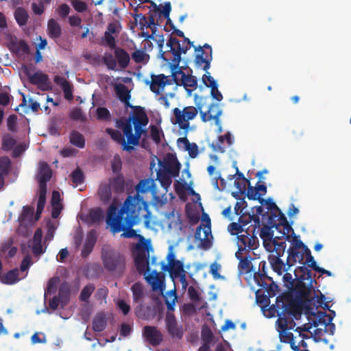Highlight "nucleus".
<instances>
[{
  "label": "nucleus",
  "mask_w": 351,
  "mask_h": 351,
  "mask_svg": "<svg viewBox=\"0 0 351 351\" xmlns=\"http://www.w3.org/2000/svg\"><path fill=\"white\" fill-rule=\"evenodd\" d=\"M134 108L132 115L116 120L115 126L122 130L123 134L117 130L110 128L106 129V132L111 138L120 144L123 150L128 152H131L135 146L139 145L143 135L147 136V130L145 127L148 124L149 119L145 109L141 106Z\"/></svg>",
  "instance_id": "nucleus-1"
},
{
  "label": "nucleus",
  "mask_w": 351,
  "mask_h": 351,
  "mask_svg": "<svg viewBox=\"0 0 351 351\" xmlns=\"http://www.w3.org/2000/svg\"><path fill=\"white\" fill-rule=\"evenodd\" d=\"M142 219L144 220V226L147 228L151 227V215L146 213H143L137 210L126 208L122 206L118 210L114 204H111L107 210L106 224L113 233H118L123 231L121 237L123 238H136L139 239L138 243L143 245L148 244L145 238L136 233V231L132 228L135 225L138 224Z\"/></svg>",
  "instance_id": "nucleus-2"
},
{
  "label": "nucleus",
  "mask_w": 351,
  "mask_h": 351,
  "mask_svg": "<svg viewBox=\"0 0 351 351\" xmlns=\"http://www.w3.org/2000/svg\"><path fill=\"white\" fill-rule=\"evenodd\" d=\"M270 311L276 313L278 316L276 321L277 330L281 342L291 343L294 340L293 334L288 332L294 329L295 320L300 319L302 307L289 294L277 297L276 304L270 307Z\"/></svg>",
  "instance_id": "nucleus-3"
},
{
  "label": "nucleus",
  "mask_w": 351,
  "mask_h": 351,
  "mask_svg": "<svg viewBox=\"0 0 351 351\" xmlns=\"http://www.w3.org/2000/svg\"><path fill=\"white\" fill-rule=\"evenodd\" d=\"M294 273L298 281L292 289L296 298L293 299L295 300L300 305V302H310L311 301V294L313 288V283H316L315 280L312 278L311 270L306 267L300 266L295 269ZM287 294H283L282 296ZM289 294L290 295V293ZM291 295L293 296L291 294Z\"/></svg>",
  "instance_id": "nucleus-4"
},
{
  "label": "nucleus",
  "mask_w": 351,
  "mask_h": 351,
  "mask_svg": "<svg viewBox=\"0 0 351 351\" xmlns=\"http://www.w3.org/2000/svg\"><path fill=\"white\" fill-rule=\"evenodd\" d=\"M156 187L155 180L152 178L140 180L135 186L136 194L128 195L122 206L151 215L149 210V204L148 202L144 199L143 195L148 192L152 193Z\"/></svg>",
  "instance_id": "nucleus-5"
},
{
  "label": "nucleus",
  "mask_w": 351,
  "mask_h": 351,
  "mask_svg": "<svg viewBox=\"0 0 351 351\" xmlns=\"http://www.w3.org/2000/svg\"><path fill=\"white\" fill-rule=\"evenodd\" d=\"M101 260L104 268L119 276L123 274L126 267L125 256L119 251L108 247L101 250Z\"/></svg>",
  "instance_id": "nucleus-6"
},
{
  "label": "nucleus",
  "mask_w": 351,
  "mask_h": 351,
  "mask_svg": "<svg viewBox=\"0 0 351 351\" xmlns=\"http://www.w3.org/2000/svg\"><path fill=\"white\" fill-rule=\"evenodd\" d=\"M167 46L169 48L166 51L161 52L160 58L169 63L171 71L176 70L180 66L182 54H186L187 52L186 47H181L180 41L171 35L167 42Z\"/></svg>",
  "instance_id": "nucleus-7"
},
{
  "label": "nucleus",
  "mask_w": 351,
  "mask_h": 351,
  "mask_svg": "<svg viewBox=\"0 0 351 351\" xmlns=\"http://www.w3.org/2000/svg\"><path fill=\"white\" fill-rule=\"evenodd\" d=\"M202 105L198 104L197 106H186L182 110L178 108H175L173 110V114L175 117L173 124H178L179 128L184 130H188L190 127L189 121L194 119L198 112L202 111Z\"/></svg>",
  "instance_id": "nucleus-8"
},
{
  "label": "nucleus",
  "mask_w": 351,
  "mask_h": 351,
  "mask_svg": "<svg viewBox=\"0 0 351 351\" xmlns=\"http://www.w3.org/2000/svg\"><path fill=\"white\" fill-rule=\"evenodd\" d=\"M256 226H249L237 237V244L239 251H250L256 249L258 245V239L256 235Z\"/></svg>",
  "instance_id": "nucleus-9"
},
{
  "label": "nucleus",
  "mask_w": 351,
  "mask_h": 351,
  "mask_svg": "<svg viewBox=\"0 0 351 351\" xmlns=\"http://www.w3.org/2000/svg\"><path fill=\"white\" fill-rule=\"evenodd\" d=\"M291 243L292 245L287 250V265L288 267L293 266L296 263L302 264L306 255L304 247H307L298 239L297 236L292 238Z\"/></svg>",
  "instance_id": "nucleus-10"
},
{
  "label": "nucleus",
  "mask_w": 351,
  "mask_h": 351,
  "mask_svg": "<svg viewBox=\"0 0 351 351\" xmlns=\"http://www.w3.org/2000/svg\"><path fill=\"white\" fill-rule=\"evenodd\" d=\"M171 77L174 83L178 86H183L185 90L191 93L197 88V80L195 76L186 75L182 71V67L171 71Z\"/></svg>",
  "instance_id": "nucleus-11"
},
{
  "label": "nucleus",
  "mask_w": 351,
  "mask_h": 351,
  "mask_svg": "<svg viewBox=\"0 0 351 351\" xmlns=\"http://www.w3.org/2000/svg\"><path fill=\"white\" fill-rule=\"evenodd\" d=\"M31 67L34 69L32 66ZM22 69L32 84L36 85L40 90L43 91L49 90L51 88V84L47 74L41 71H37L33 74L32 73L33 69H31L27 65H23Z\"/></svg>",
  "instance_id": "nucleus-12"
},
{
  "label": "nucleus",
  "mask_w": 351,
  "mask_h": 351,
  "mask_svg": "<svg viewBox=\"0 0 351 351\" xmlns=\"http://www.w3.org/2000/svg\"><path fill=\"white\" fill-rule=\"evenodd\" d=\"M149 244L137 243L136 245L137 252L134 257V264L137 271L141 274L149 271Z\"/></svg>",
  "instance_id": "nucleus-13"
},
{
  "label": "nucleus",
  "mask_w": 351,
  "mask_h": 351,
  "mask_svg": "<svg viewBox=\"0 0 351 351\" xmlns=\"http://www.w3.org/2000/svg\"><path fill=\"white\" fill-rule=\"evenodd\" d=\"M194 49L197 53L195 58V64L207 71L210 69L213 58L211 47L208 44H205L202 47H194Z\"/></svg>",
  "instance_id": "nucleus-14"
},
{
  "label": "nucleus",
  "mask_w": 351,
  "mask_h": 351,
  "mask_svg": "<svg viewBox=\"0 0 351 351\" xmlns=\"http://www.w3.org/2000/svg\"><path fill=\"white\" fill-rule=\"evenodd\" d=\"M165 322L169 335L173 339H182L184 336L183 326L178 324L175 315L172 313L167 312Z\"/></svg>",
  "instance_id": "nucleus-15"
},
{
  "label": "nucleus",
  "mask_w": 351,
  "mask_h": 351,
  "mask_svg": "<svg viewBox=\"0 0 351 351\" xmlns=\"http://www.w3.org/2000/svg\"><path fill=\"white\" fill-rule=\"evenodd\" d=\"M151 79L152 80L150 82L147 81L146 84H149L150 90L156 95H159L167 85L172 84V80L169 78V76L164 74H152Z\"/></svg>",
  "instance_id": "nucleus-16"
},
{
  "label": "nucleus",
  "mask_w": 351,
  "mask_h": 351,
  "mask_svg": "<svg viewBox=\"0 0 351 351\" xmlns=\"http://www.w3.org/2000/svg\"><path fill=\"white\" fill-rule=\"evenodd\" d=\"M143 337L149 344L154 346H158L163 340L162 332L156 326H144L143 328Z\"/></svg>",
  "instance_id": "nucleus-17"
},
{
  "label": "nucleus",
  "mask_w": 351,
  "mask_h": 351,
  "mask_svg": "<svg viewBox=\"0 0 351 351\" xmlns=\"http://www.w3.org/2000/svg\"><path fill=\"white\" fill-rule=\"evenodd\" d=\"M222 110L218 104H211L207 112L200 111L201 119L204 122L214 120L216 125H219V117Z\"/></svg>",
  "instance_id": "nucleus-18"
},
{
  "label": "nucleus",
  "mask_w": 351,
  "mask_h": 351,
  "mask_svg": "<svg viewBox=\"0 0 351 351\" xmlns=\"http://www.w3.org/2000/svg\"><path fill=\"white\" fill-rule=\"evenodd\" d=\"M275 230L277 232L276 238L279 240L285 238V240L290 241L291 237L293 238L294 236H296L291 226L289 223L287 217H281L280 226Z\"/></svg>",
  "instance_id": "nucleus-19"
},
{
  "label": "nucleus",
  "mask_w": 351,
  "mask_h": 351,
  "mask_svg": "<svg viewBox=\"0 0 351 351\" xmlns=\"http://www.w3.org/2000/svg\"><path fill=\"white\" fill-rule=\"evenodd\" d=\"M43 232L41 228H38L34 232L32 241V250L35 256H38L45 252L47 246L43 248L42 245Z\"/></svg>",
  "instance_id": "nucleus-20"
},
{
  "label": "nucleus",
  "mask_w": 351,
  "mask_h": 351,
  "mask_svg": "<svg viewBox=\"0 0 351 351\" xmlns=\"http://www.w3.org/2000/svg\"><path fill=\"white\" fill-rule=\"evenodd\" d=\"M114 90L119 100L124 103L126 107L131 108L133 109V111H134V107L136 106H132L130 103L131 96L127 86L123 84H117L114 87Z\"/></svg>",
  "instance_id": "nucleus-21"
},
{
  "label": "nucleus",
  "mask_w": 351,
  "mask_h": 351,
  "mask_svg": "<svg viewBox=\"0 0 351 351\" xmlns=\"http://www.w3.org/2000/svg\"><path fill=\"white\" fill-rule=\"evenodd\" d=\"M256 283L270 298L274 297L280 290L278 286L274 282L272 278L271 280L263 279L261 281L256 282Z\"/></svg>",
  "instance_id": "nucleus-22"
},
{
  "label": "nucleus",
  "mask_w": 351,
  "mask_h": 351,
  "mask_svg": "<svg viewBox=\"0 0 351 351\" xmlns=\"http://www.w3.org/2000/svg\"><path fill=\"white\" fill-rule=\"evenodd\" d=\"M114 54L120 69H126L130 64V57L129 53L123 48L117 47L114 49Z\"/></svg>",
  "instance_id": "nucleus-23"
},
{
  "label": "nucleus",
  "mask_w": 351,
  "mask_h": 351,
  "mask_svg": "<svg viewBox=\"0 0 351 351\" xmlns=\"http://www.w3.org/2000/svg\"><path fill=\"white\" fill-rule=\"evenodd\" d=\"M9 49L12 52L16 53L19 56L29 53V47L23 40L19 41L12 40L9 44Z\"/></svg>",
  "instance_id": "nucleus-24"
},
{
  "label": "nucleus",
  "mask_w": 351,
  "mask_h": 351,
  "mask_svg": "<svg viewBox=\"0 0 351 351\" xmlns=\"http://www.w3.org/2000/svg\"><path fill=\"white\" fill-rule=\"evenodd\" d=\"M109 185L116 193H123L125 188V180L122 173H118L115 176L109 178Z\"/></svg>",
  "instance_id": "nucleus-25"
},
{
  "label": "nucleus",
  "mask_w": 351,
  "mask_h": 351,
  "mask_svg": "<svg viewBox=\"0 0 351 351\" xmlns=\"http://www.w3.org/2000/svg\"><path fill=\"white\" fill-rule=\"evenodd\" d=\"M97 241L95 232L90 231L88 233L85 243L81 252V256L86 258L93 251Z\"/></svg>",
  "instance_id": "nucleus-26"
},
{
  "label": "nucleus",
  "mask_w": 351,
  "mask_h": 351,
  "mask_svg": "<svg viewBox=\"0 0 351 351\" xmlns=\"http://www.w3.org/2000/svg\"><path fill=\"white\" fill-rule=\"evenodd\" d=\"M107 317L104 312L97 313L93 319V330L100 332L105 330L107 326Z\"/></svg>",
  "instance_id": "nucleus-27"
},
{
  "label": "nucleus",
  "mask_w": 351,
  "mask_h": 351,
  "mask_svg": "<svg viewBox=\"0 0 351 351\" xmlns=\"http://www.w3.org/2000/svg\"><path fill=\"white\" fill-rule=\"evenodd\" d=\"M47 34L49 36V38L53 40H57L61 36V26L54 19H51L48 21Z\"/></svg>",
  "instance_id": "nucleus-28"
},
{
  "label": "nucleus",
  "mask_w": 351,
  "mask_h": 351,
  "mask_svg": "<svg viewBox=\"0 0 351 351\" xmlns=\"http://www.w3.org/2000/svg\"><path fill=\"white\" fill-rule=\"evenodd\" d=\"M169 272L170 277L174 280L184 273H186L184 270L183 263L180 261H170V265L169 267Z\"/></svg>",
  "instance_id": "nucleus-29"
},
{
  "label": "nucleus",
  "mask_w": 351,
  "mask_h": 351,
  "mask_svg": "<svg viewBox=\"0 0 351 351\" xmlns=\"http://www.w3.org/2000/svg\"><path fill=\"white\" fill-rule=\"evenodd\" d=\"M181 165L176 157L170 158L166 163L165 171L172 177L176 178L179 176Z\"/></svg>",
  "instance_id": "nucleus-30"
},
{
  "label": "nucleus",
  "mask_w": 351,
  "mask_h": 351,
  "mask_svg": "<svg viewBox=\"0 0 351 351\" xmlns=\"http://www.w3.org/2000/svg\"><path fill=\"white\" fill-rule=\"evenodd\" d=\"M281 217H286L282 213L281 210L278 208V210H274L269 213L267 223L271 228L274 229H278L281 222Z\"/></svg>",
  "instance_id": "nucleus-31"
},
{
  "label": "nucleus",
  "mask_w": 351,
  "mask_h": 351,
  "mask_svg": "<svg viewBox=\"0 0 351 351\" xmlns=\"http://www.w3.org/2000/svg\"><path fill=\"white\" fill-rule=\"evenodd\" d=\"M98 195L104 203H108L112 197V188L109 184H101L98 190Z\"/></svg>",
  "instance_id": "nucleus-32"
},
{
  "label": "nucleus",
  "mask_w": 351,
  "mask_h": 351,
  "mask_svg": "<svg viewBox=\"0 0 351 351\" xmlns=\"http://www.w3.org/2000/svg\"><path fill=\"white\" fill-rule=\"evenodd\" d=\"M52 171L49 165L43 163L38 174V182L47 183L51 178Z\"/></svg>",
  "instance_id": "nucleus-33"
},
{
  "label": "nucleus",
  "mask_w": 351,
  "mask_h": 351,
  "mask_svg": "<svg viewBox=\"0 0 351 351\" xmlns=\"http://www.w3.org/2000/svg\"><path fill=\"white\" fill-rule=\"evenodd\" d=\"M70 143L79 148H84L85 146V138L78 131L73 130L69 135Z\"/></svg>",
  "instance_id": "nucleus-34"
},
{
  "label": "nucleus",
  "mask_w": 351,
  "mask_h": 351,
  "mask_svg": "<svg viewBox=\"0 0 351 351\" xmlns=\"http://www.w3.org/2000/svg\"><path fill=\"white\" fill-rule=\"evenodd\" d=\"M239 223L232 222L229 224L228 230L232 235H237L238 237V234H240L245 230L244 227L248 223L247 221L242 220V217H239Z\"/></svg>",
  "instance_id": "nucleus-35"
},
{
  "label": "nucleus",
  "mask_w": 351,
  "mask_h": 351,
  "mask_svg": "<svg viewBox=\"0 0 351 351\" xmlns=\"http://www.w3.org/2000/svg\"><path fill=\"white\" fill-rule=\"evenodd\" d=\"M1 282L7 285H12L19 281L18 269H12L5 273L1 279Z\"/></svg>",
  "instance_id": "nucleus-36"
},
{
  "label": "nucleus",
  "mask_w": 351,
  "mask_h": 351,
  "mask_svg": "<svg viewBox=\"0 0 351 351\" xmlns=\"http://www.w3.org/2000/svg\"><path fill=\"white\" fill-rule=\"evenodd\" d=\"M265 269L266 262L265 261H261L258 265V271L254 274V280L255 282L257 281H261L263 279L271 280V278L267 276Z\"/></svg>",
  "instance_id": "nucleus-37"
},
{
  "label": "nucleus",
  "mask_w": 351,
  "mask_h": 351,
  "mask_svg": "<svg viewBox=\"0 0 351 351\" xmlns=\"http://www.w3.org/2000/svg\"><path fill=\"white\" fill-rule=\"evenodd\" d=\"M131 290L134 302L136 303L141 302L144 298L143 285L140 282H136L132 286Z\"/></svg>",
  "instance_id": "nucleus-38"
},
{
  "label": "nucleus",
  "mask_w": 351,
  "mask_h": 351,
  "mask_svg": "<svg viewBox=\"0 0 351 351\" xmlns=\"http://www.w3.org/2000/svg\"><path fill=\"white\" fill-rule=\"evenodd\" d=\"M178 297L176 289H173L167 292L165 296V301L169 311H174L175 304Z\"/></svg>",
  "instance_id": "nucleus-39"
},
{
  "label": "nucleus",
  "mask_w": 351,
  "mask_h": 351,
  "mask_svg": "<svg viewBox=\"0 0 351 351\" xmlns=\"http://www.w3.org/2000/svg\"><path fill=\"white\" fill-rule=\"evenodd\" d=\"M103 62L105 64L106 67L109 70L117 71V63L115 59V56L110 52L104 53L103 56Z\"/></svg>",
  "instance_id": "nucleus-40"
},
{
  "label": "nucleus",
  "mask_w": 351,
  "mask_h": 351,
  "mask_svg": "<svg viewBox=\"0 0 351 351\" xmlns=\"http://www.w3.org/2000/svg\"><path fill=\"white\" fill-rule=\"evenodd\" d=\"M14 17L20 26L26 25L29 15L27 12L23 8H18L14 12Z\"/></svg>",
  "instance_id": "nucleus-41"
},
{
  "label": "nucleus",
  "mask_w": 351,
  "mask_h": 351,
  "mask_svg": "<svg viewBox=\"0 0 351 351\" xmlns=\"http://www.w3.org/2000/svg\"><path fill=\"white\" fill-rule=\"evenodd\" d=\"M272 245L274 249L272 253L275 252L276 254L282 256L287 247L286 241H280L276 238V236L272 240Z\"/></svg>",
  "instance_id": "nucleus-42"
},
{
  "label": "nucleus",
  "mask_w": 351,
  "mask_h": 351,
  "mask_svg": "<svg viewBox=\"0 0 351 351\" xmlns=\"http://www.w3.org/2000/svg\"><path fill=\"white\" fill-rule=\"evenodd\" d=\"M157 180L160 182L161 186L167 189L171 184V176L165 171L159 170L157 171Z\"/></svg>",
  "instance_id": "nucleus-43"
},
{
  "label": "nucleus",
  "mask_w": 351,
  "mask_h": 351,
  "mask_svg": "<svg viewBox=\"0 0 351 351\" xmlns=\"http://www.w3.org/2000/svg\"><path fill=\"white\" fill-rule=\"evenodd\" d=\"M270 297L264 293L261 289L256 291V302L261 305L262 307H267L270 303Z\"/></svg>",
  "instance_id": "nucleus-44"
},
{
  "label": "nucleus",
  "mask_w": 351,
  "mask_h": 351,
  "mask_svg": "<svg viewBox=\"0 0 351 351\" xmlns=\"http://www.w3.org/2000/svg\"><path fill=\"white\" fill-rule=\"evenodd\" d=\"M143 8V6H141V4H139L136 8H135L134 10L135 13L132 15L136 21L138 19L139 20V25L142 30H143L145 27H148V21L147 17L141 13H138V10Z\"/></svg>",
  "instance_id": "nucleus-45"
},
{
  "label": "nucleus",
  "mask_w": 351,
  "mask_h": 351,
  "mask_svg": "<svg viewBox=\"0 0 351 351\" xmlns=\"http://www.w3.org/2000/svg\"><path fill=\"white\" fill-rule=\"evenodd\" d=\"M247 184H250V181L248 180L243 179V180H234V186L238 189V191L237 193H232L233 197H234L236 199H238L239 194H245Z\"/></svg>",
  "instance_id": "nucleus-46"
},
{
  "label": "nucleus",
  "mask_w": 351,
  "mask_h": 351,
  "mask_svg": "<svg viewBox=\"0 0 351 351\" xmlns=\"http://www.w3.org/2000/svg\"><path fill=\"white\" fill-rule=\"evenodd\" d=\"M11 170V160L8 157L0 158V174L7 176Z\"/></svg>",
  "instance_id": "nucleus-47"
},
{
  "label": "nucleus",
  "mask_w": 351,
  "mask_h": 351,
  "mask_svg": "<svg viewBox=\"0 0 351 351\" xmlns=\"http://www.w3.org/2000/svg\"><path fill=\"white\" fill-rule=\"evenodd\" d=\"M95 287L93 284L86 285L82 290L80 295V300L82 302H87L93 293Z\"/></svg>",
  "instance_id": "nucleus-48"
},
{
  "label": "nucleus",
  "mask_w": 351,
  "mask_h": 351,
  "mask_svg": "<svg viewBox=\"0 0 351 351\" xmlns=\"http://www.w3.org/2000/svg\"><path fill=\"white\" fill-rule=\"evenodd\" d=\"M252 264L249 257L245 256L243 259H241L239 263V269L241 272L244 274H248L252 270Z\"/></svg>",
  "instance_id": "nucleus-49"
},
{
  "label": "nucleus",
  "mask_w": 351,
  "mask_h": 351,
  "mask_svg": "<svg viewBox=\"0 0 351 351\" xmlns=\"http://www.w3.org/2000/svg\"><path fill=\"white\" fill-rule=\"evenodd\" d=\"M306 255L304 258H306L305 261H303L302 266L305 267V265H307L308 267H311L313 269L315 270L316 267H317L316 262L314 260V257L312 256L311 250L308 248V247H304Z\"/></svg>",
  "instance_id": "nucleus-50"
},
{
  "label": "nucleus",
  "mask_w": 351,
  "mask_h": 351,
  "mask_svg": "<svg viewBox=\"0 0 351 351\" xmlns=\"http://www.w3.org/2000/svg\"><path fill=\"white\" fill-rule=\"evenodd\" d=\"M101 45H106L110 49H116V40L114 36L110 34L109 32L104 33V37L101 38Z\"/></svg>",
  "instance_id": "nucleus-51"
},
{
  "label": "nucleus",
  "mask_w": 351,
  "mask_h": 351,
  "mask_svg": "<svg viewBox=\"0 0 351 351\" xmlns=\"http://www.w3.org/2000/svg\"><path fill=\"white\" fill-rule=\"evenodd\" d=\"M151 193L152 196V203L153 206L160 207L165 204L166 199H163L162 197L158 194L157 187Z\"/></svg>",
  "instance_id": "nucleus-52"
},
{
  "label": "nucleus",
  "mask_w": 351,
  "mask_h": 351,
  "mask_svg": "<svg viewBox=\"0 0 351 351\" xmlns=\"http://www.w3.org/2000/svg\"><path fill=\"white\" fill-rule=\"evenodd\" d=\"M59 282V278L58 277H53L50 278L47 283V289L45 291L46 294H53L56 292L57 285Z\"/></svg>",
  "instance_id": "nucleus-53"
},
{
  "label": "nucleus",
  "mask_w": 351,
  "mask_h": 351,
  "mask_svg": "<svg viewBox=\"0 0 351 351\" xmlns=\"http://www.w3.org/2000/svg\"><path fill=\"white\" fill-rule=\"evenodd\" d=\"M273 228H271L270 226H264L261 228L260 236L264 240H271L274 239V234L275 232V229L271 230Z\"/></svg>",
  "instance_id": "nucleus-54"
},
{
  "label": "nucleus",
  "mask_w": 351,
  "mask_h": 351,
  "mask_svg": "<svg viewBox=\"0 0 351 351\" xmlns=\"http://www.w3.org/2000/svg\"><path fill=\"white\" fill-rule=\"evenodd\" d=\"M72 182L75 184H80L84 182V176L82 171L80 168H77L71 173Z\"/></svg>",
  "instance_id": "nucleus-55"
},
{
  "label": "nucleus",
  "mask_w": 351,
  "mask_h": 351,
  "mask_svg": "<svg viewBox=\"0 0 351 351\" xmlns=\"http://www.w3.org/2000/svg\"><path fill=\"white\" fill-rule=\"evenodd\" d=\"M16 140L10 136H7L3 138L2 147L4 150H10L16 145Z\"/></svg>",
  "instance_id": "nucleus-56"
},
{
  "label": "nucleus",
  "mask_w": 351,
  "mask_h": 351,
  "mask_svg": "<svg viewBox=\"0 0 351 351\" xmlns=\"http://www.w3.org/2000/svg\"><path fill=\"white\" fill-rule=\"evenodd\" d=\"M272 269L278 275H282L283 271H287L290 267H288L287 263H285L281 259L276 263L271 266Z\"/></svg>",
  "instance_id": "nucleus-57"
},
{
  "label": "nucleus",
  "mask_w": 351,
  "mask_h": 351,
  "mask_svg": "<svg viewBox=\"0 0 351 351\" xmlns=\"http://www.w3.org/2000/svg\"><path fill=\"white\" fill-rule=\"evenodd\" d=\"M112 170L114 173H121L122 161L119 156H115L111 164Z\"/></svg>",
  "instance_id": "nucleus-58"
},
{
  "label": "nucleus",
  "mask_w": 351,
  "mask_h": 351,
  "mask_svg": "<svg viewBox=\"0 0 351 351\" xmlns=\"http://www.w3.org/2000/svg\"><path fill=\"white\" fill-rule=\"evenodd\" d=\"M110 117L109 110L105 107H99L97 108V118L99 120H108Z\"/></svg>",
  "instance_id": "nucleus-59"
},
{
  "label": "nucleus",
  "mask_w": 351,
  "mask_h": 351,
  "mask_svg": "<svg viewBox=\"0 0 351 351\" xmlns=\"http://www.w3.org/2000/svg\"><path fill=\"white\" fill-rule=\"evenodd\" d=\"M71 3L75 10L78 12H84L88 8L86 3L81 0H72Z\"/></svg>",
  "instance_id": "nucleus-60"
},
{
  "label": "nucleus",
  "mask_w": 351,
  "mask_h": 351,
  "mask_svg": "<svg viewBox=\"0 0 351 351\" xmlns=\"http://www.w3.org/2000/svg\"><path fill=\"white\" fill-rule=\"evenodd\" d=\"M146 56H148V55L143 50H136L132 53V58L136 63L143 62Z\"/></svg>",
  "instance_id": "nucleus-61"
},
{
  "label": "nucleus",
  "mask_w": 351,
  "mask_h": 351,
  "mask_svg": "<svg viewBox=\"0 0 351 351\" xmlns=\"http://www.w3.org/2000/svg\"><path fill=\"white\" fill-rule=\"evenodd\" d=\"M202 82L204 84V85L208 88H212L217 85V82L207 71L206 73L204 74L202 76Z\"/></svg>",
  "instance_id": "nucleus-62"
},
{
  "label": "nucleus",
  "mask_w": 351,
  "mask_h": 351,
  "mask_svg": "<svg viewBox=\"0 0 351 351\" xmlns=\"http://www.w3.org/2000/svg\"><path fill=\"white\" fill-rule=\"evenodd\" d=\"M71 11L70 7L66 3L60 4L57 10L58 16L62 19H65Z\"/></svg>",
  "instance_id": "nucleus-63"
},
{
  "label": "nucleus",
  "mask_w": 351,
  "mask_h": 351,
  "mask_svg": "<svg viewBox=\"0 0 351 351\" xmlns=\"http://www.w3.org/2000/svg\"><path fill=\"white\" fill-rule=\"evenodd\" d=\"M188 295L191 301L197 302L200 300V294L199 291L193 286L188 288Z\"/></svg>",
  "instance_id": "nucleus-64"
}]
</instances>
